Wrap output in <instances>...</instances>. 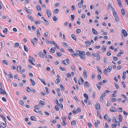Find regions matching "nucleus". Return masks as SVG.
Returning <instances> with one entry per match:
<instances>
[{"label":"nucleus","mask_w":128,"mask_h":128,"mask_svg":"<svg viewBox=\"0 0 128 128\" xmlns=\"http://www.w3.org/2000/svg\"><path fill=\"white\" fill-rule=\"evenodd\" d=\"M76 51L77 54L80 56L81 58L83 60L85 59V53L84 51H81L80 50H76Z\"/></svg>","instance_id":"f257e3e1"},{"label":"nucleus","mask_w":128,"mask_h":128,"mask_svg":"<svg viewBox=\"0 0 128 128\" xmlns=\"http://www.w3.org/2000/svg\"><path fill=\"white\" fill-rule=\"evenodd\" d=\"M122 32L124 37H126L128 36V33L126 30L124 29H122Z\"/></svg>","instance_id":"f03ea898"},{"label":"nucleus","mask_w":128,"mask_h":128,"mask_svg":"<svg viewBox=\"0 0 128 128\" xmlns=\"http://www.w3.org/2000/svg\"><path fill=\"white\" fill-rule=\"evenodd\" d=\"M84 85L86 87H88L90 86V84L87 81L85 82L84 83Z\"/></svg>","instance_id":"7ed1b4c3"},{"label":"nucleus","mask_w":128,"mask_h":128,"mask_svg":"<svg viewBox=\"0 0 128 128\" xmlns=\"http://www.w3.org/2000/svg\"><path fill=\"white\" fill-rule=\"evenodd\" d=\"M83 75L84 78H86L87 76V74L86 73V71L84 70V71Z\"/></svg>","instance_id":"20e7f679"},{"label":"nucleus","mask_w":128,"mask_h":128,"mask_svg":"<svg viewBox=\"0 0 128 128\" xmlns=\"http://www.w3.org/2000/svg\"><path fill=\"white\" fill-rule=\"evenodd\" d=\"M62 124L64 126H66V124L65 122V121L66 119V118L65 117L64 118H62Z\"/></svg>","instance_id":"39448f33"},{"label":"nucleus","mask_w":128,"mask_h":128,"mask_svg":"<svg viewBox=\"0 0 128 128\" xmlns=\"http://www.w3.org/2000/svg\"><path fill=\"white\" fill-rule=\"evenodd\" d=\"M38 55L41 58L43 59L44 57V55L43 54L42 52H39L38 53Z\"/></svg>","instance_id":"423d86ee"},{"label":"nucleus","mask_w":128,"mask_h":128,"mask_svg":"<svg viewBox=\"0 0 128 128\" xmlns=\"http://www.w3.org/2000/svg\"><path fill=\"white\" fill-rule=\"evenodd\" d=\"M110 110L112 112H116V109L114 107H111L110 108Z\"/></svg>","instance_id":"0eeeda50"},{"label":"nucleus","mask_w":128,"mask_h":128,"mask_svg":"<svg viewBox=\"0 0 128 128\" xmlns=\"http://www.w3.org/2000/svg\"><path fill=\"white\" fill-rule=\"evenodd\" d=\"M0 93L2 94H6V93L5 91H4L3 89L1 88H0Z\"/></svg>","instance_id":"6e6552de"},{"label":"nucleus","mask_w":128,"mask_h":128,"mask_svg":"<svg viewBox=\"0 0 128 128\" xmlns=\"http://www.w3.org/2000/svg\"><path fill=\"white\" fill-rule=\"evenodd\" d=\"M84 80L81 77L80 79H79L78 80V84L79 85H81L83 82Z\"/></svg>","instance_id":"1a4fd4ad"},{"label":"nucleus","mask_w":128,"mask_h":128,"mask_svg":"<svg viewBox=\"0 0 128 128\" xmlns=\"http://www.w3.org/2000/svg\"><path fill=\"white\" fill-rule=\"evenodd\" d=\"M95 107L96 109H100V104L98 103L96 104Z\"/></svg>","instance_id":"9d476101"},{"label":"nucleus","mask_w":128,"mask_h":128,"mask_svg":"<svg viewBox=\"0 0 128 128\" xmlns=\"http://www.w3.org/2000/svg\"><path fill=\"white\" fill-rule=\"evenodd\" d=\"M46 12H47V14L48 16V17H50V11L48 9L46 10Z\"/></svg>","instance_id":"9b49d317"},{"label":"nucleus","mask_w":128,"mask_h":128,"mask_svg":"<svg viewBox=\"0 0 128 128\" xmlns=\"http://www.w3.org/2000/svg\"><path fill=\"white\" fill-rule=\"evenodd\" d=\"M27 16L28 18L32 21H34V20L31 16L28 15Z\"/></svg>","instance_id":"f8f14e48"},{"label":"nucleus","mask_w":128,"mask_h":128,"mask_svg":"<svg viewBox=\"0 0 128 128\" xmlns=\"http://www.w3.org/2000/svg\"><path fill=\"white\" fill-rule=\"evenodd\" d=\"M108 8H110L112 10L113 12L114 11V9L110 5V4H108Z\"/></svg>","instance_id":"ddd939ff"},{"label":"nucleus","mask_w":128,"mask_h":128,"mask_svg":"<svg viewBox=\"0 0 128 128\" xmlns=\"http://www.w3.org/2000/svg\"><path fill=\"white\" fill-rule=\"evenodd\" d=\"M92 31L93 32L94 34L95 35H96L98 34V32L96 31L95 30L94 28H92Z\"/></svg>","instance_id":"4468645a"},{"label":"nucleus","mask_w":128,"mask_h":128,"mask_svg":"<svg viewBox=\"0 0 128 128\" xmlns=\"http://www.w3.org/2000/svg\"><path fill=\"white\" fill-rule=\"evenodd\" d=\"M85 43L86 44L87 46H90L91 44L90 42L88 40L85 41Z\"/></svg>","instance_id":"2eb2a0df"},{"label":"nucleus","mask_w":128,"mask_h":128,"mask_svg":"<svg viewBox=\"0 0 128 128\" xmlns=\"http://www.w3.org/2000/svg\"><path fill=\"white\" fill-rule=\"evenodd\" d=\"M39 104L40 105H45V103L44 101H42L41 100L39 101Z\"/></svg>","instance_id":"dca6fc26"},{"label":"nucleus","mask_w":128,"mask_h":128,"mask_svg":"<svg viewBox=\"0 0 128 128\" xmlns=\"http://www.w3.org/2000/svg\"><path fill=\"white\" fill-rule=\"evenodd\" d=\"M104 73L106 75H108V70L106 68H105L104 71Z\"/></svg>","instance_id":"f3484780"},{"label":"nucleus","mask_w":128,"mask_h":128,"mask_svg":"<svg viewBox=\"0 0 128 128\" xmlns=\"http://www.w3.org/2000/svg\"><path fill=\"white\" fill-rule=\"evenodd\" d=\"M19 46V44L18 43L16 42L14 44V48L17 47Z\"/></svg>","instance_id":"a211bd4d"},{"label":"nucleus","mask_w":128,"mask_h":128,"mask_svg":"<svg viewBox=\"0 0 128 128\" xmlns=\"http://www.w3.org/2000/svg\"><path fill=\"white\" fill-rule=\"evenodd\" d=\"M71 37L74 40H76V36L74 34H72L71 35Z\"/></svg>","instance_id":"6ab92c4d"},{"label":"nucleus","mask_w":128,"mask_h":128,"mask_svg":"<svg viewBox=\"0 0 128 128\" xmlns=\"http://www.w3.org/2000/svg\"><path fill=\"white\" fill-rule=\"evenodd\" d=\"M97 116L101 119H102V116L100 115V114L99 112H97Z\"/></svg>","instance_id":"aec40b11"},{"label":"nucleus","mask_w":128,"mask_h":128,"mask_svg":"<svg viewBox=\"0 0 128 128\" xmlns=\"http://www.w3.org/2000/svg\"><path fill=\"white\" fill-rule=\"evenodd\" d=\"M30 119L33 121H36V120L35 119V118L34 116H32L30 117Z\"/></svg>","instance_id":"412c9836"},{"label":"nucleus","mask_w":128,"mask_h":128,"mask_svg":"<svg viewBox=\"0 0 128 128\" xmlns=\"http://www.w3.org/2000/svg\"><path fill=\"white\" fill-rule=\"evenodd\" d=\"M113 14L114 18L118 16L116 13L114 11L113 12Z\"/></svg>","instance_id":"4be33fe9"},{"label":"nucleus","mask_w":128,"mask_h":128,"mask_svg":"<svg viewBox=\"0 0 128 128\" xmlns=\"http://www.w3.org/2000/svg\"><path fill=\"white\" fill-rule=\"evenodd\" d=\"M71 54L72 55V56L73 57L75 56H78V55L74 53L73 52H72L71 53Z\"/></svg>","instance_id":"5701e85b"},{"label":"nucleus","mask_w":128,"mask_h":128,"mask_svg":"<svg viewBox=\"0 0 128 128\" xmlns=\"http://www.w3.org/2000/svg\"><path fill=\"white\" fill-rule=\"evenodd\" d=\"M42 22L44 23L46 25H48L49 24V23L45 19V20H44V21H42Z\"/></svg>","instance_id":"b1692460"},{"label":"nucleus","mask_w":128,"mask_h":128,"mask_svg":"<svg viewBox=\"0 0 128 128\" xmlns=\"http://www.w3.org/2000/svg\"><path fill=\"white\" fill-rule=\"evenodd\" d=\"M118 117L120 122H122V117L119 114L118 116Z\"/></svg>","instance_id":"393cba45"},{"label":"nucleus","mask_w":128,"mask_h":128,"mask_svg":"<svg viewBox=\"0 0 128 128\" xmlns=\"http://www.w3.org/2000/svg\"><path fill=\"white\" fill-rule=\"evenodd\" d=\"M83 96L87 100L88 99V95L86 94H84Z\"/></svg>","instance_id":"a878e982"},{"label":"nucleus","mask_w":128,"mask_h":128,"mask_svg":"<svg viewBox=\"0 0 128 128\" xmlns=\"http://www.w3.org/2000/svg\"><path fill=\"white\" fill-rule=\"evenodd\" d=\"M24 50L26 52H28V49L27 47L25 45H24Z\"/></svg>","instance_id":"bb28decb"},{"label":"nucleus","mask_w":128,"mask_h":128,"mask_svg":"<svg viewBox=\"0 0 128 128\" xmlns=\"http://www.w3.org/2000/svg\"><path fill=\"white\" fill-rule=\"evenodd\" d=\"M0 125L4 128H5L6 127V125L4 123H1Z\"/></svg>","instance_id":"cd10ccee"},{"label":"nucleus","mask_w":128,"mask_h":128,"mask_svg":"<svg viewBox=\"0 0 128 128\" xmlns=\"http://www.w3.org/2000/svg\"><path fill=\"white\" fill-rule=\"evenodd\" d=\"M35 24L36 25L39 24L41 23V22L40 21H37L36 20L34 21Z\"/></svg>","instance_id":"c85d7f7f"},{"label":"nucleus","mask_w":128,"mask_h":128,"mask_svg":"<svg viewBox=\"0 0 128 128\" xmlns=\"http://www.w3.org/2000/svg\"><path fill=\"white\" fill-rule=\"evenodd\" d=\"M52 19L54 21H56L58 20V18L57 17H56L55 16L53 17L52 18Z\"/></svg>","instance_id":"c756f323"},{"label":"nucleus","mask_w":128,"mask_h":128,"mask_svg":"<svg viewBox=\"0 0 128 128\" xmlns=\"http://www.w3.org/2000/svg\"><path fill=\"white\" fill-rule=\"evenodd\" d=\"M121 12L122 15H124L125 14V12L124 9H122L121 10Z\"/></svg>","instance_id":"7c9ffc66"},{"label":"nucleus","mask_w":128,"mask_h":128,"mask_svg":"<svg viewBox=\"0 0 128 128\" xmlns=\"http://www.w3.org/2000/svg\"><path fill=\"white\" fill-rule=\"evenodd\" d=\"M96 57L97 60H99L100 59V55L98 54H97L96 55Z\"/></svg>","instance_id":"2f4dec72"},{"label":"nucleus","mask_w":128,"mask_h":128,"mask_svg":"<svg viewBox=\"0 0 128 128\" xmlns=\"http://www.w3.org/2000/svg\"><path fill=\"white\" fill-rule=\"evenodd\" d=\"M2 62L4 64H5L7 65H8V63L6 62V60H2Z\"/></svg>","instance_id":"473e14b6"},{"label":"nucleus","mask_w":128,"mask_h":128,"mask_svg":"<svg viewBox=\"0 0 128 128\" xmlns=\"http://www.w3.org/2000/svg\"><path fill=\"white\" fill-rule=\"evenodd\" d=\"M112 69V67L111 66H108V71L109 72H110L111 70Z\"/></svg>","instance_id":"72a5a7b5"},{"label":"nucleus","mask_w":128,"mask_h":128,"mask_svg":"<svg viewBox=\"0 0 128 128\" xmlns=\"http://www.w3.org/2000/svg\"><path fill=\"white\" fill-rule=\"evenodd\" d=\"M74 15L71 14L70 15V17L71 18V20L72 21H73L74 19Z\"/></svg>","instance_id":"f704fd0d"},{"label":"nucleus","mask_w":128,"mask_h":128,"mask_svg":"<svg viewBox=\"0 0 128 128\" xmlns=\"http://www.w3.org/2000/svg\"><path fill=\"white\" fill-rule=\"evenodd\" d=\"M45 88L46 90V92L47 94L49 93L48 89V87H45Z\"/></svg>","instance_id":"c9c22d12"},{"label":"nucleus","mask_w":128,"mask_h":128,"mask_svg":"<svg viewBox=\"0 0 128 128\" xmlns=\"http://www.w3.org/2000/svg\"><path fill=\"white\" fill-rule=\"evenodd\" d=\"M59 68L62 71H63L64 70H66V69L65 68H62V67L61 66Z\"/></svg>","instance_id":"e433bc0d"},{"label":"nucleus","mask_w":128,"mask_h":128,"mask_svg":"<svg viewBox=\"0 0 128 128\" xmlns=\"http://www.w3.org/2000/svg\"><path fill=\"white\" fill-rule=\"evenodd\" d=\"M30 81H31V82H32V85L33 86H34L35 85V84L33 80H32L31 79H30Z\"/></svg>","instance_id":"4c0bfd02"},{"label":"nucleus","mask_w":128,"mask_h":128,"mask_svg":"<svg viewBox=\"0 0 128 128\" xmlns=\"http://www.w3.org/2000/svg\"><path fill=\"white\" fill-rule=\"evenodd\" d=\"M106 46H104L102 48V50L103 51V52H105L106 49Z\"/></svg>","instance_id":"58836bf2"},{"label":"nucleus","mask_w":128,"mask_h":128,"mask_svg":"<svg viewBox=\"0 0 128 128\" xmlns=\"http://www.w3.org/2000/svg\"><path fill=\"white\" fill-rule=\"evenodd\" d=\"M26 91L28 92H30L31 90L28 87H26Z\"/></svg>","instance_id":"ea45409f"},{"label":"nucleus","mask_w":128,"mask_h":128,"mask_svg":"<svg viewBox=\"0 0 128 128\" xmlns=\"http://www.w3.org/2000/svg\"><path fill=\"white\" fill-rule=\"evenodd\" d=\"M36 9L40 11L41 10V7L39 5H38L36 6Z\"/></svg>","instance_id":"a19ab883"},{"label":"nucleus","mask_w":128,"mask_h":128,"mask_svg":"<svg viewBox=\"0 0 128 128\" xmlns=\"http://www.w3.org/2000/svg\"><path fill=\"white\" fill-rule=\"evenodd\" d=\"M71 69H72L73 70H75V67L73 65H72L71 66Z\"/></svg>","instance_id":"79ce46f5"},{"label":"nucleus","mask_w":128,"mask_h":128,"mask_svg":"<svg viewBox=\"0 0 128 128\" xmlns=\"http://www.w3.org/2000/svg\"><path fill=\"white\" fill-rule=\"evenodd\" d=\"M81 31L80 30L79 28H78L76 29V32L78 34L80 33Z\"/></svg>","instance_id":"37998d69"},{"label":"nucleus","mask_w":128,"mask_h":128,"mask_svg":"<svg viewBox=\"0 0 128 128\" xmlns=\"http://www.w3.org/2000/svg\"><path fill=\"white\" fill-rule=\"evenodd\" d=\"M60 80L58 79H56L55 80V83L56 84H58L60 82Z\"/></svg>","instance_id":"c03bdc74"},{"label":"nucleus","mask_w":128,"mask_h":128,"mask_svg":"<svg viewBox=\"0 0 128 128\" xmlns=\"http://www.w3.org/2000/svg\"><path fill=\"white\" fill-rule=\"evenodd\" d=\"M54 49L53 48H51L50 50V52L52 53H53L54 52Z\"/></svg>","instance_id":"a18cd8bd"},{"label":"nucleus","mask_w":128,"mask_h":128,"mask_svg":"<svg viewBox=\"0 0 128 128\" xmlns=\"http://www.w3.org/2000/svg\"><path fill=\"white\" fill-rule=\"evenodd\" d=\"M62 44L63 46L64 47H66L68 46L67 44L66 43H65L64 42H63L62 43Z\"/></svg>","instance_id":"49530a36"},{"label":"nucleus","mask_w":128,"mask_h":128,"mask_svg":"<svg viewBox=\"0 0 128 128\" xmlns=\"http://www.w3.org/2000/svg\"><path fill=\"white\" fill-rule=\"evenodd\" d=\"M115 19L116 21V22H118L119 21V18L118 16H117L114 18Z\"/></svg>","instance_id":"de8ad7c7"},{"label":"nucleus","mask_w":128,"mask_h":128,"mask_svg":"<svg viewBox=\"0 0 128 128\" xmlns=\"http://www.w3.org/2000/svg\"><path fill=\"white\" fill-rule=\"evenodd\" d=\"M26 12L28 14H32V12H30V10L28 9V10H26Z\"/></svg>","instance_id":"09e8293b"},{"label":"nucleus","mask_w":128,"mask_h":128,"mask_svg":"<svg viewBox=\"0 0 128 128\" xmlns=\"http://www.w3.org/2000/svg\"><path fill=\"white\" fill-rule=\"evenodd\" d=\"M28 61L30 62L31 64L32 65H35V64H34L33 62H32V61L31 60H30V59H29L28 60Z\"/></svg>","instance_id":"8fccbe9b"},{"label":"nucleus","mask_w":128,"mask_h":128,"mask_svg":"<svg viewBox=\"0 0 128 128\" xmlns=\"http://www.w3.org/2000/svg\"><path fill=\"white\" fill-rule=\"evenodd\" d=\"M76 124V122L74 120H73L71 122V124L72 125H75Z\"/></svg>","instance_id":"3c124183"},{"label":"nucleus","mask_w":128,"mask_h":128,"mask_svg":"<svg viewBox=\"0 0 128 128\" xmlns=\"http://www.w3.org/2000/svg\"><path fill=\"white\" fill-rule=\"evenodd\" d=\"M21 69V66L20 65H19L18 66L17 68V71L18 72V70H20Z\"/></svg>","instance_id":"603ef678"},{"label":"nucleus","mask_w":128,"mask_h":128,"mask_svg":"<svg viewBox=\"0 0 128 128\" xmlns=\"http://www.w3.org/2000/svg\"><path fill=\"white\" fill-rule=\"evenodd\" d=\"M8 31L7 28H5L3 30V32L4 33H5L7 32Z\"/></svg>","instance_id":"864d4df0"},{"label":"nucleus","mask_w":128,"mask_h":128,"mask_svg":"<svg viewBox=\"0 0 128 128\" xmlns=\"http://www.w3.org/2000/svg\"><path fill=\"white\" fill-rule=\"evenodd\" d=\"M29 58L30 59V60H31L32 61H34L35 60L34 59L32 56H29Z\"/></svg>","instance_id":"5fc2aeb1"},{"label":"nucleus","mask_w":128,"mask_h":128,"mask_svg":"<svg viewBox=\"0 0 128 128\" xmlns=\"http://www.w3.org/2000/svg\"><path fill=\"white\" fill-rule=\"evenodd\" d=\"M36 32L37 36L38 35L39 36H40V34L39 30L38 29H37Z\"/></svg>","instance_id":"6e6d98bb"},{"label":"nucleus","mask_w":128,"mask_h":128,"mask_svg":"<svg viewBox=\"0 0 128 128\" xmlns=\"http://www.w3.org/2000/svg\"><path fill=\"white\" fill-rule=\"evenodd\" d=\"M96 68L97 70L99 72L101 73H102V72L101 70H100L98 66H97L96 67Z\"/></svg>","instance_id":"4d7b16f0"},{"label":"nucleus","mask_w":128,"mask_h":128,"mask_svg":"<svg viewBox=\"0 0 128 128\" xmlns=\"http://www.w3.org/2000/svg\"><path fill=\"white\" fill-rule=\"evenodd\" d=\"M108 117V116L106 114H105L104 115V118L105 120H108V119H107Z\"/></svg>","instance_id":"13d9d810"},{"label":"nucleus","mask_w":128,"mask_h":128,"mask_svg":"<svg viewBox=\"0 0 128 128\" xmlns=\"http://www.w3.org/2000/svg\"><path fill=\"white\" fill-rule=\"evenodd\" d=\"M56 54L58 56H62V54L60 53V52H57L56 53Z\"/></svg>","instance_id":"bf43d9fd"},{"label":"nucleus","mask_w":128,"mask_h":128,"mask_svg":"<svg viewBox=\"0 0 128 128\" xmlns=\"http://www.w3.org/2000/svg\"><path fill=\"white\" fill-rule=\"evenodd\" d=\"M61 90H64V88L62 84H61L60 85Z\"/></svg>","instance_id":"052dcab7"},{"label":"nucleus","mask_w":128,"mask_h":128,"mask_svg":"<svg viewBox=\"0 0 128 128\" xmlns=\"http://www.w3.org/2000/svg\"><path fill=\"white\" fill-rule=\"evenodd\" d=\"M66 62L65 60H64L62 61V62L65 65H67L68 64H67V63H66Z\"/></svg>","instance_id":"680f3d73"},{"label":"nucleus","mask_w":128,"mask_h":128,"mask_svg":"<svg viewBox=\"0 0 128 128\" xmlns=\"http://www.w3.org/2000/svg\"><path fill=\"white\" fill-rule=\"evenodd\" d=\"M103 96H100V100L102 102H103L104 100V99L103 98Z\"/></svg>","instance_id":"e2e57ef3"},{"label":"nucleus","mask_w":128,"mask_h":128,"mask_svg":"<svg viewBox=\"0 0 128 128\" xmlns=\"http://www.w3.org/2000/svg\"><path fill=\"white\" fill-rule=\"evenodd\" d=\"M118 4L120 5V6L121 7V6H122V5H121V2L120 0H118Z\"/></svg>","instance_id":"0e129e2a"},{"label":"nucleus","mask_w":128,"mask_h":128,"mask_svg":"<svg viewBox=\"0 0 128 128\" xmlns=\"http://www.w3.org/2000/svg\"><path fill=\"white\" fill-rule=\"evenodd\" d=\"M114 85L116 87V88L117 89H118V88L119 86L116 83L114 82Z\"/></svg>","instance_id":"69168bd1"},{"label":"nucleus","mask_w":128,"mask_h":128,"mask_svg":"<svg viewBox=\"0 0 128 128\" xmlns=\"http://www.w3.org/2000/svg\"><path fill=\"white\" fill-rule=\"evenodd\" d=\"M46 42L48 44H49V42H50V41L49 40V39L48 38L46 39H45Z\"/></svg>","instance_id":"338daca9"},{"label":"nucleus","mask_w":128,"mask_h":128,"mask_svg":"<svg viewBox=\"0 0 128 128\" xmlns=\"http://www.w3.org/2000/svg\"><path fill=\"white\" fill-rule=\"evenodd\" d=\"M23 106L24 104V103L23 101L22 100H20L19 102Z\"/></svg>","instance_id":"774afa93"}]
</instances>
